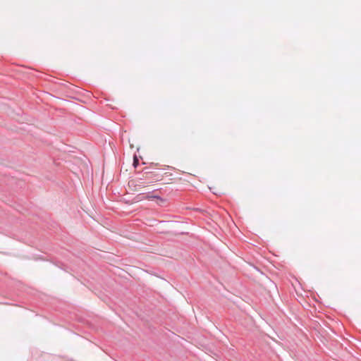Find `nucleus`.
Segmentation results:
<instances>
[{
	"instance_id": "f257e3e1",
	"label": "nucleus",
	"mask_w": 361,
	"mask_h": 361,
	"mask_svg": "<svg viewBox=\"0 0 361 361\" xmlns=\"http://www.w3.org/2000/svg\"><path fill=\"white\" fill-rule=\"evenodd\" d=\"M143 199H146L148 200H152L156 199V200H157V204L159 205H161L162 204H164L165 202V200L161 198L159 196H158L157 195H155L154 193L148 194L146 195H142L141 200H143Z\"/></svg>"
},
{
	"instance_id": "f03ea898",
	"label": "nucleus",
	"mask_w": 361,
	"mask_h": 361,
	"mask_svg": "<svg viewBox=\"0 0 361 361\" xmlns=\"http://www.w3.org/2000/svg\"><path fill=\"white\" fill-rule=\"evenodd\" d=\"M138 164V159L136 157H134V161H133V164L135 166H137V164Z\"/></svg>"
}]
</instances>
